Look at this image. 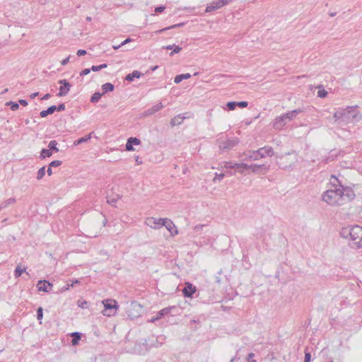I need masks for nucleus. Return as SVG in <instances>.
Segmentation results:
<instances>
[{
	"instance_id": "f257e3e1",
	"label": "nucleus",
	"mask_w": 362,
	"mask_h": 362,
	"mask_svg": "<svg viewBox=\"0 0 362 362\" xmlns=\"http://www.w3.org/2000/svg\"><path fill=\"white\" fill-rule=\"evenodd\" d=\"M356 194L353 188L343 187L341 185L334 187V189H327L322 197L325 202L332 206L343 205L354 200Z\"/></svg>"
},
{
	"instance_id": "f03ea898",
	"label": "nucleus",
	"mask_w": 362,
	"mask_h": 362,
	"mask_svg": "<svg viewBox=\"0 0 362 362\" xmlns=\"http://www.w3.org/2000/svg\"><path fill=\"white\" fill-rule=\"evenodd\" d=\"M350 240L358 247H362V227L352 226L349 230Z\"/></svg>"
},
{
	"instance_id": "7ed1b4c3",
	"label": "nucleus",
	"mask_w": 362,
	"mask_h": 362,
	"mask_svg": "<svg viewBox=\"0 0 362 362\" xmlns=\"http://www.w3.org/2000/svg\"><path fill=\"white\" fill-rule=\"evenodd\" d=\"M102 303L105 308L103 310V314L105 316L111 317L117 313L118 305L116 300L113 299H105L103 300Z\"/></svg>"
},
{
	"instance_id": "20e7f679",
	"label": "nucleus",
	"mask_w": 362,
	"mask_h": 362,
	"mask_svg": "<svg viewBox=\"0 0 362 362\" xmlns=\"http://www.w3.org/2000/svg\"><path fill=\"white\" fill-rule=\"evenodd\" d=\"M165 218L148 217L146 219V224L151 228L158 229L163 226Z\"/></svg>"
},
{
	"instance_id": "39448f33",
	"label": "nucleus",
	"mask_w": 362,
	"mask_h": 362,
	"mask_svg": "<svg viewBox=\"0 0 362 362\" xmlns=\"http://www.w3.org/2000/svg\"><path fill=\"white\" fill-rule=\"evenodd\" d=\"M197 291L196 287L189 282L185 284V288L182 290L183 295L185 297L192 298V295Z\"/></svg>"
},
{
	"instance_id": "423d86ee",
	"label": "nucleus",
	"mask_w": 362,
	"mask_h": 362,
	"mask_svg": "<svg viewBox=\"0 0 362 362\" xmlns=\"http://www.w3.org/2000/svg\"><path fill=\"white\" fill-rule=\"evenodd\" d=\"M61 84L59 91L58 93L59 96L66 95L70 90L71 85L66 80H60L59 82Z\"/></svg>"
},
{
	"instance_id": "0eeeda50",
	"label": "nucleus",
	"mask_w": 362,
	"mask_h": 362,
	"mask_svg": "<svg viewBox=\"0 0 362 362\" xmlns=\"http://www.w3.org/2000/svg\"><path fill=\"white\" fill-rule=\"evenodd\" d=\"M163 226H165L167 230L170 232V235L174 236L178 233V230L175 225L170 219L165 218L163 222Z\"/></svg>"
},
{
	"instance_id": "6e6552de",
	"label": "nucleus",
	"mask_w": 362,
	"mask_h": 362,
	"mask_svg": "<svg viewBox=\"0 0 362 362\" xmlns=\"http://www.w3.org/2000/svg\"><path fill=\"white\" fill-rule=\"evenodd\" d=\"M226 4L223 0H218V1H214L208 5L206 8V12L209 13L212 11L220 8Z\"/></svg>"
},
{
	"instance_id": "1a4fd4ad",
	"label": "nucleus",
	"mask_w": 362,
	"mask_h": 362,
	"mask_svg": "<svg viewBox=\"0 0 362 362\" xmlns=\"http://www.w3.org/2000/svg\"><path fill=\"white\" fill-rule=\"evenodd\" d=\"M37 290L39 291L48 292L52 287V284L47 281H39L37 284Z\"/></svg>"
},
{
	"instance_id": "9d476101",
	"label": "nucleus",
	"mask_w": 362,
	"mask_h": 362,
	"mask_svg": "<svg viewBox=\"0 0 362 362\" xmlns=\"http://www.w3.org/2000/svg\"><path fill=\"white\" fill-rule=\"evenodd\" d=\"M141 144V141L139 139L136 137H130L126 144V150L129 151H134L133 148V145L139 146Z\"/></svg>"
},
{
	"instance_id": "9b49d317",
	"label": "nucleus",
	"mask_w": 362,
	"mask_h": 362,
	"mask_svg": "<svg viewBox=\"0 0 362 362\" xmlns=\"http://www.w3.org/2000/svg\"><path fill=\"white\" fill-rule=\"evenodd\" d=\"M55 110H57V106H55V105L50 106L49 107H48L47 110L41 111L40 116H41V117H45L48 115H51V114L54 113V112Z\"/></svg>"
},
{
	"instance_id": "f8f14e48",
	"label": "nucleus",
	"mask_w": 362,
	"mask_h": 362,
	"mask_svg": "<svg viewBox=\"0 0 362 362\" xmlns=\"http://www.w3.org/2000/svg\"><path fill=\"white\" fill-rule=\"evenodd\" d=\"M191 77V75L189 74H180L177 75L175 77L174 81L175 83H179L181 82L183 79H188Z\"/></svg>"
},
{
	"instance_id": "ddd939ff",
	"label": "nucleus",
	"mask_w": 362,
	"mask_h": 362,
	"mask_svg": "<svg viewBox=\"0 0 362 362\" xmlns=\"http://www.w3.org/2000/svg\"><path fill=\"white\" fill-rule=\"evenodd\" d=\"M72 337L71 344L74 346H76L78 344L79 340L81 339V335L78 332H73L71 334Z\"/></svg>"
},
{
	"instance_id": "4468645a",
	"label": "nucleus",
	"mask_w": 362,
	"mask_h": 362,
	"mask_svg": "<svg viewBox=\"0 0 362 362\" xmlns=\"http://www.w3.org/2000/svg\"><path fill=\"white\" fill-rule=\"evenodd\" d=\"M140 76V72H139L138 71H134L132 74H129L126 76V79L127 81H133L134 78H139Z\"/></svg>"
},
{
	"instance_id": "2eb2a0df",
	"label": "nucleus",
	"mask_w": 362,
	"mask_h": 362,
	"mask_svg": "<svg viewBox=\"0 0 362 362\" xmlns=\"http://www.w3.org/2000/svg\"><path fill=\"white\" fill-rule=\"evenodd\" d=\"M169 310H170L169 308H164V309L161 310L160 311H159L158 313V317H152L150 321L151 322H155L156 320L161 318L162 316H163L165 314L168 313L169 312Z\"/></svg>"
},
{
	"instance_id": "dca6fc26",
	"label": "nucleus",
	"mask_w": 362,
	"mask_h": 362,
	"mask_svg": "<svg viewBox=\"0 0 362 362\" xmlns=\"http://www.w3.org/2000/svg\"><path fill=\"white\" fill-rule=\"evenodd\" d=\"M102 89L104 93H107L108 91H112L114 89V86L110 83H106L103 85Z\"/></svg>"
},
{
	"instance_id": "f3484780",
	"label": "nucleus",
	"mask_w": 362,
	"mask_h": 362,
	"mask_svg": "<svg viewBox=\"0 0 362 362\" xmlns=\"http://www.w3.org/2000/svg\"><path fill=\"white\" fill-rule=\"evenodd\" d=\"M52 155V152L50 149H42L40 153V158L44 159L47 157H50Z\"/></svg>"
},
{
	"instance_id": "a211bd4d",
	"label": "nucleus",
	"mask_w": 362,
	"mask_h": 362,
	"mask_svg": "<svg viewBox=\"0 0 362 362\" xmlns=\"http://www.w3.org/2000/svg\"><path fill=\"white\" fill-rule=\"evenodd\" d=\"M297 112L296 110L295 111H293V112H288L287 113L286 115H283L281 117H280L279 119L281 120H284V119H292L293 117H295V115L296 113Z\"/></svg>"
},
{
	"instance_id": "6ab92c4d",
	"label": "nucleus",
	"mask_w": 362,
	"mask_h": 362,
	"mask_svg": "<svg viewBox=\"0 0 362 362\" xmlns=\"http://www.w3.org/2000/svg\"><path fill=\"white\" fill-rule=\"evenodd\" d=\"M91 136H90V134L84 136V137H82L81 139H79L78 140H76L74 141V144L75 145H79L80 144L83 143V142H86L87 141H88L90 139Z\"/></svg>"
},
{
	"instance_id": "aec40b11",
	"label": "nucleus",
	"mask_w": 362,
	"mask_h": 362,
	"mask_svg": "<svg viewBox=\"0 0 362 362\" xmlns=\"http://www.w3.org/2000/svg\"><path fill=\"white\" fill-rule=\"evenodd\" d=\"M57 142L54 140H52L49 144V148L50 150H54L55 152L59 151V148L57 147Z\"/></svg>"
},
{
	"instance_id": "412c9836",
	"label": "nucleus",
	"mask_w": 362,
	"mask_h": 362,
	"mask_svg": "<svg viewBox=\"0 0 362 362\" xmlns=\"http://www.w3.org/2000/svg\"><path fill=\"white\" fill-rule=\"evenodd\" d=\"M25 269H22L21 265H18L15 269V276L16 277H19L21 276L22 273L25 271Z\"/></svg>"
},
{
	"instance_id": "4be33fe9",
	"label": "nucleus",
	"mask_w": 362,
	"mask_h": 362,
	"mask_svg": "<svg viewBox=\"0 0 362 362\" xmlns=\"http://www.w3.org/2000/svg\"><path fill=\"white\" fill-rule=\"evenodd\" d=\"M102 96V94L100 93H95L91 97V102L96 103L98 102Z\"/></svg>"
},
{
	"instance_id": "5701e85b",
	"label": "nucleus",
	"mask_w": 362,
	"mask_h": 362,
	"mask_svg": "<svg viewBox=\"0 0 362 362\" xmlns=\"http://www.w3.org/2000/svg\"><path fill=\"white\" fill-rule=\"evenodd\" d=\"M107 66V65L106 64H103L99 66H93L91 67V70L93 71H98L101 70L102 69L106 68Z\"/></svg>"
},
{
	"instance_id": "b1692460",
	"label": "nucleus",
	"mask_w": 362,
	"mask_h": 362,
	"mask_svg": "<svg viewBox=\"0 0 362 362\" xmlns=\"http://www.w3.org/2000/svg\"><path fill=\"white\" fill-rule=\"evenodd\" d=\"M45 174V167H42L41 168L39 169L38 172H37V178L38 180H40L42 179L44 175Z\"/></svg>"
},
{
	"instance_id": "393cba45",
	"label": "nucleus",
	"mask_w": 362,
	"mask_h": 362,
	"mask_svg": "<svg viewBox=\"0 0 362 362\" xmlns=\"http://www.w3.org/2000/svg\"><path fill=\"white\" fill-rule=\"evenodd\" d=\"M6 105H9L13 111L17 110L19 107L18 104L14 102H8Z\"/></svg>"
},
{
	"instance_id": "a878e982",
	"label": "nucleus",
	"mask_w": 362,
	"mask_h": 362,
	"mask_svg": "<svg viewBox=\"0 0 362 362\" xmlns=\"http://www.w3.org/2000/svg\"><path fill=\"white\" fill-rule=\"evenodd\" d=\"M184 118H185L184 117H181L180 115H178L172 119L171 123L173 125H175L177 123H179V122H180V121H182Z\"/></svg>"
},
{
	"instance_id": "bb28decb",
	"label": "nucleus",
	"mask_w": 362,
	"mask_h": 362,
	"mask_svg": "<svg viewBox=\"0 0 362 362\" xmlns=\"http://www.w3.org/2000/svg\"><path fill=\"white\" fill-rule=\"evenodd\" d=\"M77 304H78V307H80L81 308H84L86 306V305L88 304V303L86 300L81 298L78 300Z\"/></svg>"
},
{
	"instance_id": "cd10ccee",
	"label": "nucleus",
	"mask_w": 362,
	"mask_h": 362,
	"mask_svg": "<svg viewBox=\"0 0 362 362\" xmlns=\"http://www.w3.org/2000/svg\"><path fill=\"white\" fill-rule=\"evenodd\" d=\"M42 317H43V310H42V308L41 307H40L37 309V320L41 321L42 319ZM40 323L41 324L42 322H40Z\"/></svg>"
},
{
	"instance_id": "c85d7f7f",
	"label": "nucleus",
	"mask_w": 362,
	"mask_h": 362,
	"mask_svg": "<svg viewBox=\"0 0 362 362\" xmlns=\"http://www.w3.org/2000/svg\"><path fill=\"white\" fill-rule=\"evenodd\" d=\"M236 106H237V104L235 102H228L227 103V107H228V109L230 110H233Z\"/></svg>"
},
{
	"instance_id": "c756f323",
	"label": "nucleus",
	"mask_w": 362,
	"mask_h": 362,
	"mask_svg": "<svg viewBox=\"0 0 362 362\" xmlns=\"http://www.w3.org/2000/svg\"><path fill=\"white\" fill-rule=\"evenodd\" d=\"M61 165H62V161H60V160H54V161H52L49 163V167H58V166H59Z\"/></svg>"
},
{
	"instance_id": "7c9ffc66",
	"label": "nucleus",
	"mask_w": 362,
	"mask_h": 362,
	"mask_svg": "<svg viewBox=\"0 0 362 362\" xmlns=\"http://www.w3.org/2000/svg\"><path fill=\"white\" fill-rule=\"evenodd\" d=\"M236 104H237V106H238L239 107H241V108L246 107L248 105L247 102H246V101L236 103Z\"/></svg>"
},
{
	"instance_id": "2f4dec72",
	"label": "nucleus",
	"mask_w": 362,
	"mask_h": 362,
	"mask_svg": "<svg viewBox=\"0 0 362 362\" xmlns=\"http://www.w3.org/2000/svg\"><path fill=\"white\" fill-rule=\"evenodd\" d=\"M327 91H326V90H318V92H317V95H318V96H319V97H320V98H324V97H325V96L327 95Z\"/></svg>"
},
{
	"instance_id": "473e14b6",
	"label": "nucleus",
	"mask_w": 362,
	"mask_h": 362,
	"mask_svg": "<svg viewBox=\"0 0 362 362\" xmlns=\"http://www.w3.org/2000/svg\"><path fill=\"white\" fill-rule=\"evenodd\" d=\"M162 108H163V105L161 103H159L153 107V112L158 111V110H161Z\"/></svg>"
},
{
	"instance_id": "72a5a7b5",
	"label": "nucleus",
	"mask_w": 362,
	"mask_h": 362,
	"mask_svg": "<svg viewBox=\"0 0 362 362\" xmlns=\"http://www.w3.org/2000/svg\"><path fill=\"white\" fill-rule=\"evenodd\" d=\"M311 355L309 352H305V362H310Z\"/></svg>"
},
{
	"instance_id": "f704fd0d",
	"label": "nucleus",
	"mask_w": 362,
	"mask_h": 362,
	"mask_svg": "<svg viewBox=\"0 0 362 362\" xmlns=\"http://www.w3.org/2000/svg\"><path fill=\"white\" fill-rule=\"evenodd\" d=\"M182 48L179 46H175L173 51L170 53V55L172 56L174 53H179L181 51Z\"/></svg>"
},
{
	"instance_id": "c9c22d12",
	"label": "nucleus",
	"mask_w": 362,
	"mask_h": 362,
	"mask_svg": "<svg viewBox=\"0 0 362 362\" xmlns=\"http://www.w3.org/2000/svg\"><path fill=\"white\" fill-rule=\"evenodd\" d=\"M86 54V51L84 49H79L77 51L78 56L85 55Z\"/></svg>"
},
{
	"instance_id": "e433bc0d",
	"label": "nucleus",
	"mask_w": 362,
	"mask_h": 362,
	"mask_svg": "<svg viewBox=\"0 0 362 362\" xmlns=\"http://www.w3.org/2000/svg\"><path fill=\"white\" fill-rule=\"evenodd\" d=\"M254 354L251 353L248 355V362H255V361L253 359Z\"/></svg>"
},
{
	"instance_id": "4c0bfd02",
	"label": "nucleus",
	"mask_w": 362,
	"mask_h": 362,
	"mask_svg": "<svg viewBox=\"0 0 362 362\" xmlns=\"http://www.w3.org/2000/svg\"><path fill=\"white\" fill-rule=\"evenodd\" d=\"M90 69H86L84 70H83L81 72V75L83 76V75H87L90 73Z\"/></svg>"
},
{
	"instance_id": "58836bf2",
	"label": "nucleus",
	"mask_w": 362,
	"mask_h": 362,
	"mask_svg": "<svg viewBox=\"0 0 362 362\" xmlns=\"http://www.w3.org/2000/svg\"><path fill=\"white\" fill-rule=\"evenodd\" d=\"M164 9H165V7H163V6H160V7H157V8H156L155 11H156V12H158V13H160V12H162L163 11H164Z\"/></svg>"
},
{
	"instance_id": "ea45409f",
	"label": "nucleus",
	"mask_w": 362,
	"mask_h": 362,
	"mask_svg": "<svg viewBox=\"0 0 362 362\" xmlns=\"http://www.w3.org/2000/svg\"><path fill=\"white\" fill-rule=\"evenodd\" d=\"M64 109H65V105L64 104H61L58 107H57V110L58 111H62V110H64Z\"/></svg>"
},
{
	"instance_id": "a19ab883",
	"label": "nucleus",
	"mask_w": 362,
	"mask_h": 362,
	"mask_svg": "<svg viewBox=\"0 0 362 362\" xmlns=\"http://www.w3.org/2000/svg\"><path fill=\"white\" fill-rule=\"evenodd\" d=\"M332 180L336 182H339L338 178L334 175L331 176V182H332Z\"/></svg>"
},
{
	"instance_id": "79ce46f5",
	"label": "nucleus",
	"mask_w": 362,
	"mask_h": 362,
	"mask_svg": "<svg viewBox=\"0 0 362 362\" xmlns=\"http://www.w3.org/2000/svg\"><path fill=\"white\" fill-rule=\"evenodd\" d=\"M19 103L21 104L23 106H26L28 105V103L25 100H20Z\"/></svg>"
},
{
	"instance_id": "37998d69",
	"label": "nucleus",
	"mask_w": 362,
	"mask_h": 362,
	"mask_svg": "<svg viewBox=\"0 0 362 362\" xmlns=\"http://www.w3.org/2000/svg\"><path fill=\"white\" fill-rule=\"evenodd\" d=\"M132 41V39L131 38H127L126 39L124 42H122V45H126L127 43H129Z\"/></svg>"
},
{
	"instance_id": "c03bdc74",
	"label": "nucleus",
	"mask_w": 362,
	"mask_h": 362,
	"mask_svg": "<svg viewBox=\"0 0 362 362\" xmlns=\"http://www.w3.org/2000/svg\"><path fill=\"white\" fill-rule=\"evenodd\" d=\"M69 60V57H67L66 59H64V60L62 62V65H65V64H66L68 63Z\"/></svg>"
},
{
	"instance_id": "a18cd8bd",
	"label": "nucleus",
	"mask_w": 362,
	"mask_h": 362,
	"mask_svg": "<svg viewBox=\"0 0 362 362\" xmlns=\"http://www.w3.org/2000/svg\"><path fill=\"white\" fill-rule=\"evenodd\" d=\"M50 98V95L49 94H46L42 98V100H47L48 98Z\"/></svg>"
},
{
	"instance_id": "49530a36",
	"label": "nucleus",
	"mask_w": 362,
	"mask_h": 362,
	"mask_svg": "<svg viewBox=\"0 0 362 362\" xmlns=\"http://www.w3.org/2000/svg\"><path fill=\"white\" fill-rule=\"evenodd\" d=\"M52 167H49L47 170V173L49 175H52V170L51 169Z\"/></svg>"
},
{
	"instance_id": "de8ad7c7",
	"label": "nucleus",
	"mask_w": 362,
	"mask_h": 362,
	"mask_svg": "<svg viewBox=\"0 0 362 362\" xmlns=\"http://www.w3.org/2000/svg\"><path fill=\"white\" fill-rule=\"evenodd\" d=\"M38 95V93H34L33 94L30 95V98H35L37 95Z\"/></svg>"
},
{
	"instance_id": "09e8293b",
	"label": "nucleus",
	"mask_w": 362,
	"mask_h": 362,
	"mask_svg": "<svg viewBox=\"0 0 362 362\" xmlns=\"http://www.w3.org/2000/svg\"><path fill=\"white\" fill-rule=\"evenodd\" d=\"M121 46H122V44H121V45H114V46H113V48H114L115 49H118Z\"/></svg>"
},
{
	"instance_id": "8fccbe9b",
	"label": "nucleus",
	"mask_w": 362,
	"mask_h": 362,
	"mask_svg": "<svg viewBox=\"0 0 362 362\" xmlns=\"http://www.w3.org/2000/svg\"><path fill=\"white\" fill-rule=\"evenodd\" d=\"M173 47H174V45H168V46L165 47V48L167 49H173Z\"/></svg>"
},
{
	"instance_id": "3c124183",
	"label": "nucleus",
	"mask_w": 362,
	"mask_h": 362,
	"mask_svg": "<svg viewBox=\"0 0 362 362\" xmlns=\"http://www.w3.org/2000/svg\"><path fill=\"white\" fill-rule=\"evenodd\" d=\"M249 169H251L253 172L256 171V167H249Z\"/></svg>"
},
{
	"instance_id": "603ef678",
	"label": "nucleus",
	"mask_w": 362,
	"mask_h": 362,
	"mask_svg": "<svg viewBox=\"0 0 362 362\" xmlns=\"http://www.w3.org/2000/svg\"><path fill=\"white\" fill-rule=\"evenodd\" d=\"M243 167L245 168V165L242 164V165H240L238 166V168H243Z\"/></svg>"
},
{
	"instance_id": "864d4df0",
	"label": "nucleus",
	"mask_w": 362,
	"mask_h": 362,
	"mask_svg": "<svg viewBox=\"0 0 362 362\" xmlns=\"http://www.w3.org/2000/svg\"><path fill=\"white\" fill-rule=\"evenodd\" d=\"M332 362H333V361H332Z\"/></svg>"
}]
</instances>
